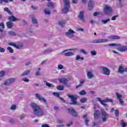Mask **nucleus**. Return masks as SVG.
<instances>
[{"label": "nucleus", "instance_id": "29", "mask_svg": "<svg viewBox=\"0 0 127 127\" xmlns=\"http://www.w3.org/2000/svg\"><path fill=\"white\" fill-rule=\"evenodd\" d=\"M74 55V53L71 52H67L64 54V56H66V57H69L70 56H73Z\"/></svg>", "mask_w": 127, "mask_h": 127}, {"label": "nucleus", "instance_id": "54", "mask_svg": "<svg viewBox=\"0 0 127 127\" xmlns=\"http://www.w3.org/2000/svg\"><path fill=\"white\" fill-rule=\"evenodd\" d=\"M9 45H10V46H13V47H15V48L16 47V44L13 43H9Z\"/></svg>", "mask_w": 127, "mask_h": 127}, {"label": "nucleus", "instance_id": "47", "mask_svg": "<svg viewBox=\"0 0 127 127\" xmlns=\"http://www.w3.org/2000/svg\"><path fill=\"white\" fill-rule=\"evenodd\" d=\"M23 47V45L22 44H19V45H16V47L15 48L17 49H20V48H22Z\"/></svg>", "mask_w": 127, "mask_h": 127}, {"label": "nucleus", "instance_id": "62", "mask_svg": "<svg viewBox=\"0 0 127 127\" xmlns=\"http://www.w3.org/2000/svg\"><path fill=\"white\" fill-rule=\"evenodd\" d=\"M22 22L23 23L24 25H26V24H27V21L25 19L22 20Z\"/></svg>", "mask_w": 127, "mask_h": 127}, {"label": "nucleus", "instance_id": "25", "mask_svg": "<svg viewBox=\"0 0 127 127\" xmlns=\"http://www.w3.org/2000/svg\"><path fill=\"white\" fill-rule=\"evenodd\" d=\"M12 1H13V0H0V3L1 4L3 2L8 3V2H12Z\"/></svg>", "mask_w": 127, "mask_h": 127}, {"label": "nucleus", "instance_id": "5", "mask_svg": "<svg viewBox=\"0 0 127 127\" xmlns=\"http://www.w3.org/2000/svg\"><path fill=\"white\" fill-rule=\"evenodd\" d=\"M15 82V78H10L7 79H6L4 82L3 85L4 86H11L12 84H13Z\"/></svg>", "mask_w": 127, "mask_h": 127}, {"label": "nucleus", "instance_id": "45", "mask_svg": "<svg viewBox=\"0 0 127 127\" xmlns=\"http://www.w3.org/2000/svg\"><path fill=\"white\" fill-rule=\"evenodd\" d=\"M10 110H12V111H14V110H16V105H12L11 106Z\"/></svg>", "mask_w": 127, "mask_h": 127}, {"label": "nucleus", "instance_id": "11", "mask_svg": "<svg viewBox=\"0 0 127 127\" xmlns=\"http://www.w3.org/2000/svg\"><path fill=\"white\" fill-rule=\"evenodd\" d=\"M112 7H110L108 5H105L104 8V12L106 14H109V13H111L112 12Z\"/></svg>", "mask_w": 127, "mask_h": 127}, {"label": "nucleus", "instance_id": "21", "mask_svg": "<svg viewBox=\"0 0 127 127\" xmlns=\"http://www.w3.org/2000/svg\"><path fill=\"white\" fill-rule=\"evenodd\" d=\"M80 84L78 85H77L76 86V89H78V88H80V87H82L83 86V84H84L85 82H86V80L83 79L81 80H80Z\"/></svg>", "mask_w": 127, "mask_h": 127}, {"label": "nucleus", "instance_id": "27", "mask_svg": "<svg viewBox=\"0 0 127 127\" xmlns=\"http://www.w3.org/2000/svg\"><path fill=\"white\" fill-rule=\"evenodd\" d=\"M45 84L47 86V87H49V88H53L54 87V85L53 84H51L49 83L47 81H44Z\"/></svg>", "mask_w": 127, "mask_h": 127}, {"label": "nucleus", "instance_id": "42", "mask_svg": "<svg viewBox=\"0 0 127 127\" xmlns=\"http://www.w3.org/2000/svg\"><path fill=\"white\" fill-rule=\"evenodd\" d=\"M7 50H8L9 53H13V49L10 47H8L7 48Z\"/></svg>", "mask_w": 127, "mask_h": 127}, {"label": "nucleus", "instance_id": "32", "mask_svg": "<svg viewBox=\"0 0 127 127\" xmlns=\"http://www.w3.org/2000/svg\"><path fill=\"white\" fill-rule=\"evenodd\" d=\"M68 111V113L70 114V115H72L75 112V110L73 108H69Z\"/></svg>", "mask_w": 127, "mask_h": 127}, {"label": "nucleus", "instance_id": "10", "mask_svg": "<svg viewBox=\"0 0 127 127\" xmlns=\"http://www.w3.org/2000/svg\"><path fill=\"white\" fill-rule=\"evenodd\" d=\"M35 96L36 98L38 99V100L40 101V102H41V103H44V104H47V101L46 100V99H45V98L44 97H41L40 95H39V94L36 93L35 94Z\"/></svg>", "mask_w": 127, "mask_h": 127}, {"label": "nucleus", "instance_id": "31", "mask_svg": "<svg viewBox=\"0 0 127 127\" xmlns=\"http://www.w3.org/2000/svg\"><path fill=\"white\" fill-rule=\"evenodd\" d=\"M57 89L59 91H63V90H64V86L63 85L58 86H57Z\"/></svg>", "mask_w": 127, "mask_h": 127}, {"label": "nucleus", "instance_id": "41", "mask_svg": "<svg viewBox=\"0 0 127 127\" xmlns=\"http://www.w3.org/2000/svg\"><path fill=\"white\" fill-rule=\"evenodd\" d=\"M80 60H84V58L80 57V56L77 55L76 58V60L77 61H80Z\"/></svg>", "mask_w": 127, "mask_h": 127}, {"label": "nucleus", "instance_id": "28", "mask_svg": "<svg viewBox=\"0 0 127 127\" xmlns=\"http://www.w3.org/2000/svg\"><path fill=\"white\" fill-rule=\"evenodd\" d=\"M8 34L10 36H15V35H16V33H15V32H14V31H8Z\"/></svg>", "mask_w": 127, "mask_h": 127}, {"label": "nucleus", "instance_id": "14", "mask_svg": "<svg viewBox=\"0 0 127 127\" xmlns=\"http://www.w3.org/2000/svg\"><path fill=\"white\" fill-rule=\"evenodd\" d=\"M78 18L82 21V22H84L85 21V17L84 16V11H80L79 12V13L78 15Z\"/></svg>", "mask_w": 127, "mask_h": 127}, {"label": "nucleus", "instance_id": "51", "mask_svg": "<svg viewBox=\"0 0 127 127\" xmlns=\"http://www.w3.org/2000/svg\"><path fill=\"white\" fill-rule=\"evenodd\" d=\"M80 53H82V54L86 55V54H87V52H86L84 49H80Z\"/></svg>", "mask_w": 127, "mask_h": 127}, {"label": "nucleus", "instance_id": "34", "mask_svg": "<svg viewBox=\"0 0 127 127\" xmlns=\"http://www.w3.org/2000/svg\"><path fill=\"white\" fill-rule=\"evenodd\" d=\"M111 21V19L108 18L106 20L103 19L101 20V22H102V23L106 24V23H108V22H109V21Z\"/></svg>", "mask_w": 127, "mask_h": 127}, {"label": "nucleus", "instance_id": "56", "mask_svg": "<svg viewBox=\"0 0 127 127\" xmlns=\"http://www.w3.org/2000/svg\"><path fill=\"white\" fill-rule=\"evenodd\" d=\"M57 123L58 124L62 125V124H63V123H64V121L62 120H58Z\"/></svg>", "mask_w": 127, "mask_h": 127}, {"label": "nucleus", "instance_id": "15", "mask_svg": "<svg viewBox=\"0 0 127 127\" xmlns=\"http://www.w3.org/2000/svg\"><path fill=\"white\" fill-rule=\"evenodd\" d=\"M8 20H9V21H11V22H12V21H14V22L19 21L20 20V19H18V18L15 17L14 15H11V16L8 17Z\"/></svg>", "mask_w": 127, "mask_h": 127}, {"label": "nucleus", "instance_id": "22", "mask_svg": "<svg viewBox=\"0 0 127 127\" xmlns=\"http://www.w3.org/2000/svg\"><path fill=\"white\" fill-rule=\"evenodd\" d=\"M30 73V70L28 69L25 71L24 72H23L21 74V76H27V75H29Z\"/></svg>", "mask_w": 127, "mask_h": 127}, {"label": "nucleus", "instance_id": "52", "mask_svg": "<svg viewBox=\"0 0 127 127\" xmlns=\"http://www.w3.org/2000/svg\"><path fill=\"white\" fill-rule=\"evenodd\" d=\"M109 40L107 39H101V43H105L108 42Z\"/></svg>", "mask_w": 127, "mask_h": 127}, {"label": "nucleus", "instance_id": "57", "mask_svg": "<svg viewBox=\"0 0 127 127\" xmlns=\"http://www.w3.org/2000/svg\"><path fill=\"white\" fill-rule=\"evenodd\" d=\"M115 47H118V48H121V47H122V44H115Z\"/></svg>", "mask_w": 127, "mask_h": 127}, {"label": "nucleus", "instance_id": "17", "mask_svg": "<svg viewBox=\"0 0 127 127\" xmlns=\"http://www.w3.org/2000/svg\"><path fill=\"white\" fill-rule=\"evenodd\" d=\"M6 24L7 28H8L9 29H11L13 26H14L13 23H12V22H11V21H7L6 23Z\"/></svg>", "mask_w": 127, "mask_h": 127}, {"label": "nucleus", "instance_id": "20", "mask_svg": "<svg viewBox=\"0 0 127 127\" xmlns=\"http://www.w3.org/2000/svg\"><path fill=\"white\" fill-rule=\"evenodd\" d=\"M87 76L88 79H92L94 78V74H93V72H92V71H88L87 72Z\"/></svg>", "mask_w": 127, "mask_h": 127}, {"label": "nucleus", "instance_id": "12", "mask_svg": "<svg viewBox=\"0 0 127 127\" xmlns=\"http://www.w3.org/2000/svg\"><path fill=\"white\" fill-rule=\"evenodd\" d=\"M94 6H95V1L93 0H90L88 2V9L89 10L94 9Z\"/></svg>", "mask_w": 127, "mask_h": 127}, {"label": "nucleus", "instance_id": "18", "mask_svg": "<svg viewBox=\"0 0 127 127\" xmlns=\"http://www.w3.org/2000/svg\"><path fill=\"white\" fill-rule=\"evenodd\" d=\"M99 115H100V111L97 110H94V117L95 120H96L97 119H99Z\"/></svg>", "mask_w": 127, "mask_h": 127}, {"label": "nucleus", "instance_id": "37", "mask_svg": "<svg viewBox=\"0 0 127 127\" xmlns=\"http://www.w3.org/2000/svg\"><path fill=\"white\" fill-rule=\"evenodd\" d=\"M53 50L51 48H48L47 50H46L44 52V53H50L52 52Z\"/></svg>", "mask_w": 127, "mask_h": 127}, {"label": "nucleus", "instance_id": "30", "mask_svg": "<svg viewBox=\"0 0 127 127\" xmlns=\"http://www.w3.org/2000/svg\"><path fill=\"white\" fill-rule=\"evenodd\" d=\"M2 27L1 29L0 28V32H3V29H4V24L3 23V22H2V23H0V27Z\"/></svg>", "mask_w": 127, "mask_h": 127}, {"label": "nucleus", "instance_id": "55", "mask_svg": "<svg viewBox=\"0 0 127 127\" xmlns=\"http://www.w3.org/2000/svg\"><path fill=\"white\" fill-rule=\"evenodd\" d=\"M44 11L45 12V14H50V13H51L50 11L47 10L46 9H44Z\"/></svg>", "mask_w": 127, "mask_h": 127}, {"label": "nucleus", "instance_id": "38", "mask_svg": "<svg viewBox=\"0 0 127 127\" xmlns=\"http://www.w3.org/2000/svg\"><path fill=\"white\" fill-rule=\"evenodd\" d=\"M118 71L119 73L123 74L124 73V69L123 68V66H120Z\"/></svg>", "mask_w": 127, "mask_h": 127}, {"label": "nucleus", "instance_id": "6", "mask_svg": "<svg viewBox=\"0 0 127 127\" xmlns=\"http://www.w3.org/2000/svg\"><path fill=\"white\" fill-rule=\"evenodd\" d=\"M67 96L69 99H71V101L72 102V103H69V105H74L75 106L78 105V103H77V97L70 94H67Z\"/></svg>", "mask_w": 127, "mask_h": 127}, {"label": "nucleus", "instance_id": "35", "mask_svg": "<svg viewBox=\"0 0 127 127\" xmlns=\"http://www.w3.org/2000/svg\"><path fill=\"white\" fill-rule=\"evenodd\" d=\"M40 70H41V69L40 68H39L37 71L35 73V75L36 76H40V75H41V73H40Z\"/></svg>", "mask_w": 127, "mask_h": 127}, {"label": "nucleus", "instance_id": "64", "mask_svg": "<svg viewBox=\"0 0 127 127\" xmlns=\"http://www.w3.org/2000/svg\"><path fill=\"white\" fill-rule=\"evenodd\" d=\"M30 64H31V62H27L25 63V66H29V65H30Z\"/></svg>", "mask_w": 127, "mask_h": 127}, {"label": "nucleus", "instance_id": "61", "mask_svg": "<svg viewBox=\"0 0 127 127\" xmlns=\"http://www.w3.org/2000/svg\"><path fill=\"white\" fill-rule=\"evenodd\" d=\"M5 75V73L3 71H1L0 72V77H3V76Z\"/></svg>", "mask_w": 127, "mask_h": 127}, {"label": "nucleus", "instance_id": "60", "mask_svg": "<svg viewBox=\"0 0 127 127\" xmlns=\"http://www.w3.org/2000/svg\"><path fill=\"white\" fill-rule=\"evenodd\" d=\"M117 17H119V15L114 16L112 17V20H116Z\"/></svg>", "mask_w": 127, "mask_h": 127}, {"label": "nucleus", "instance_id": "26", "mask_svg": "<svg viewBox=\"0 0 127 127\" xmlns=\"http://www.w3.org/2000/svg\"><path fill=\"white\" fill-rule=\"evenodd\" d=\"M32 22L34 24H38V20L35 17H32Z\"/></svg>", "mask_w": 127, "mask_h": 127}, {"label": "nucleus", "instance_id": "7", "mask_svg": "<svg viewBox=\"0 0 127 127\" xmlns=\"http://www.w3.org/2000/svg\"><path fill=\"white\" fill-rule=\"evenodd\" d=\"M74 33H75V31L70 29L65 33V35L67 36V37H68V38H73V37H75V35H74Z\"/></svg>", "mask_w": 127, "mask_h": 127}, {"label": "nucleus", "instance_id": "4", "mask_svg": "<svg viewBox=\"0 0 127 127\" xmlns=\"http://www.w3.org/2000/svg\"><path fill=\"white\" fill-rule=\"evenodd\" d=\"M108 118H109V114L107 113V112L104 110V109L101 110V119L102 121L104 123H106L107 122V120H108Z\"/></svg>", "mask_w": 127, "mask_h": 127}, {"label": "nucleus", "instance_id": "9", "mask_svg": "<svg viewBox=\"0 0 127 127\" xmlns=\"http://www.w3.org/2000/svg\"><path fill=\"white\" fill-rule=\"evenodd\" d=\"M116 95L117 97V100L119 101V103L121 106H124L125 104L124 103V101H123V95L122 94H120L119 93L117 92L116 93Z\"/></svg>", "mask_w": 127, "mask_h": 127}, {"label": "nucleus", "instance_id": "2", "mask_svg": "<svg viewBox=\"0 0 127 127\" xmlns=\"http://www.w3.org/2000/svg\"><path fill=\"white\" fill-rule=\"evenodd\" d=\"M64 8L63 9V12L64 13H67L69 12V8H70V0H64Z\"/></svg>", "mask_w": 127, "mask_h": 127}, {"label": "nucleus", "instance_id": "48", "mask_svg": "<svg viewBox=\"0 0 127 127\" xmlns=\"http://www.w3.org/2000/svg\"><path fill=\"white\" fill-rule=\"evenodd\" d=\"M54 96H55L56 97H57L58 98H61L60 97V94L58 92H54L53 93Z\"/></svg>", "mask_w": 127, "mask_h": 127}, {"label": "nucleus", "instance_id": "23", "mask_svg": "<svg viewBox=\"0 0 127 127\" xmlns=\"http://www.w3.org/2000/svg\"><path fill=\"white\" fill-rule=\"evenodd\" d=\"M66 22L64 20H62L59 22V25L61 26V27H64Z\"/></svg>", "mask_w": 127, "mask_h": 127}, {"label": "nucleus", "instance_id": "33", "mask_svg": "<svg viewBox=\"0 0 127 127\" xmlns=\"http://www.w3.org/2000/svg\"><path fill=\"white\" fill-rule=\"evenodd\" d=\"M4 11H6V12H7V13H9V14H11V15H12V12H11V11L9 10L8 9V7H5L4 9Z\"/></svg>", "mask_w": 127, "mask_h": 127}, {"label": "nucleus", "instance_id": "58", "mask_svg": "<svg viewBox=\"0 0 127 127\" xmlns=\"http://www.w3.org/2000/svg\"><path fill=\"white\" fill-rule=\"evenodd\" d=\"M5 52V50L0 47V52H1V53H4Z\"/></svg>", "mask_w": 127, "mask_h": 127}, {"label": "nucleus", "instance_id": "13", "mask_svg": "<svg viewBox=\"0 0 127 127\" xmlns=\"http://www.w3.org/2000/svg\"><path fill=\"white\" fill-rule=\"evenodd\" d=\"M59 81L60 83H62V84H63L64 85H67L68 84V82H69L68 79L65 77L59 78Z\"/></svg>", "mask_w": 127, "mask_h": 127}, {"label": "nucleus", "instance_id": "46", "mask_svg": "<svg viewBox=\"0 0 127 127\" xmlns=\"http://www.w3.org/2000/svg\"><path fill=\"white\" fill-rule=\"evenodd\" d=\"M23 47V45L22 44H19V45H16V47L15 48L17 49H20V48H22Z\"/></svg>", "mask_w": 127, "mask_h": 127}, {"label": "nucleus", "instance_id": "59", "mask_svg": "<svg viewBox=\"0 0 127 127\" xmlns=\"http://www.w3.org/2000/svg\"><path fill=\"white\" fill-rule=\"evenodd\" d=\"M22 80L24 81V82H29V79L27 78H23Z\"/></svg>", "mask_w": 127, "mask_h": 127}, {"label": "nucleus", "instance_id": "40", "mask_svg": "<svg viewBox=\"0 0 127 127\" xmlns=\"http://www.w3.org/2000/svg\"><path fill=\"white\" fill-rule=\"evenodd\" d=\"M115 115L116 118H118V117H119V115H120V112L119 111V110L116 109L115 110Z\"/></svg>", "mask_w": 127, "mask_h": 127}, {"label": "nucleus", "instance_id": "49", "mask_svg": "<svg viewBox=\"0 0 127 127\" xmlns=\"http://www.w3.org/2000/svg\"><path fill=\"white\" fill-rule=\"evenodd\" d=\"M72 117H74V118L78 117V112L75 111L72 115Z\"/></svg>", "mask_w": 127, "mask_h": 127}, {"label": "nucleus", "instance_id": "50", "mask_svg": "<svg viewBox=\"0 0 127 127\" xmlns=\"http://www.w3.org/2000/svg\"><path fill=\"white\" fill-rule=\"evenodd\" d=\"M92 56H95L96 55H97V52H96V51L95 50H93V51H92L91 52H90Z\"/></svg>", "mask_w": 127, "mask_h": 127}, {"label": "nucleus", "instance_id": "63", "mask_svg": "<svg viewBox=\"0 0 127 127\" xmlns=\"http://www.w3.org/2000/svg\"><path fill=\"white\" fill-rule=\"evenodd\" d=\"M31 7H32V8H33V9L34 10H36V9H38V6H31Z\"/></svg>", "mask_w": 127, "mask_h": 127}, {"label": "nucleus", "instance_id": "53", "mask_svg": "<svg viewBox=\"0 0 127 127\" xmlns=\"http://www.w3.org/2000/svg\"><path fill=\"white\" fill-rule=\"evenodd\" d=\"M63 68H64V66H63V65H62L61 64H59L58 65V70H61V69H63Z\"/></svg>", "mask_w": 127, "mask_h": 127}, {"label": "nucleus", "instance_id": "43", "mask_svg": "<svg viewBox=\"0 0 127 127\" xmlns=\"http://www.w3.org/2000/svg\"><path fill=\"white\" fill-rule=\"evenodd\" d=\"M79 94L81 96H84V95H86V92H85V90H82V91L79 92Z\"/></svg>", "mask_w": 127, "mask_h": 127}, {"label": "nucleus", "instance_id": "3", "mask_svg": "<svg viewBox=\"0 0 127 127\" xmlns=\"http://www.w3.org/2000/svg\"><path fill=\"white\" fill-rule=\"evenodd\" d=\"M96 99L98 100V102H100L102 106H104V107H108L107 104L105 103H113V102H114L113 100L109 98L105 99L104 100H102L100 97H97Z\"/></svg>", "mask_w": 127, "mask_h": 127}, {"label": "nucleus", "instance_id": "8", "mask_svg": "<svg viewBox=\"0 0 127 127\" xmlns=\"http://www.w3.org/2000/svg\"><path fill=\"white\" fill-rule=\"evenodd\" d=\"M101 69L102 70V74L106 75V76H110L111 71L109 68L105 66H102Z\"/></svg>", "mask_w": 127, "mask_h": 127}, {"label": "nucleus", "instance_id": "39", "mask_svg": "<svg viewBox=\"0 0 127 127\" xmlns=\"http://www.w3.org/2000/svg\"><path fill=\"white\" fill-rule=\"evenodd\" d=\"M87 98H82L80 99V102L82 104H85V103H86V102H87Z\"/></svg>", "mask_w": 127, "mask_h": 127}, {"label": "nucleus", "instance_id": "24", "mask_svg": "<svg viewBox=\"0 0 127 127\" xmlns=\"http://www.w3.org/2000/svg\"><path fill=\"white\" fill-rule=\"evenodd\" d=\"M108 38H110V39H120L121 38V37L117 35H114V36H111L109 37Z\"/></svg>", "mask_w": 127, "mask_h": 127}, {"label": "nucleus", "instance_id": "19", "mask_svg": "<svg viewBox=\"0 0 127 127\" xmlns=\"http://www.w3.org/2000/svg\"><path fill=\"white\" fill-rule=\"evenodd\" d=\"M87 117H88V114H85L83 116V119L85 120V123L86 126H87V127H89V124H88V123L90 122V120H88V118H87Z\"/></svg>", "mask_w": 127, "mask_h": 127}, {"label": "nucleus", "instance_id": "1", "mask_svg": "<svg viewBox=\"0 0 127 127\" xmlns=\"http://www.w3.org/2000/svg\"><path fill=\"white\" fill-rule=\"evenodd\" d=\"M30 106L32 109L33 114L35 116L39 117L44 116V112L43 111V110L40 108L39 105L32 102L30 103Z\"/></svg>", "mask_w": 127, "mask_h": 127}, {"label": "nucleus", "instance_id": "16", "mask_svg": "<svg viewBox=\"0 0 127 127\" xmlns=\"http://www.w3.org/2000/svg\"><path fill=\"white\" fill-rule=\"evenodd\" d=\"M117 50H118V51H120V52H125V51H127V46L122 45L120 48H117Z\"/></svg>", "mask_w": 127, "mask_h": 127}, {"label": "nucleus", "instance_id": "36", "mask_svg": "<svg viewBox=\"0 0 127 127\" xmlns=\"http://www.w3.org/2000/svg\"><path fill=\"white\" fill-rule=\"evenodd\" d=\"M47 6L51 7V8H54V3L52 2H49L47 4Z\"/></svg>", "mask_w": 127, "mask_h": 127}, {"label": "nucleus", "instance_id": "44", "mask_svg": "<svg viewBox=\"0 0 127 127\" xmlns=\"http://www.w3.org/2000/svg\"><path fill=\"white\" fill-rule=\"evenodd\" d=\"M121 125L122 126V127H127V123L124 122V120H122L121 122Z\"/></svg>", "mask_w": 127, "mask_h": 127}]
</instances>
